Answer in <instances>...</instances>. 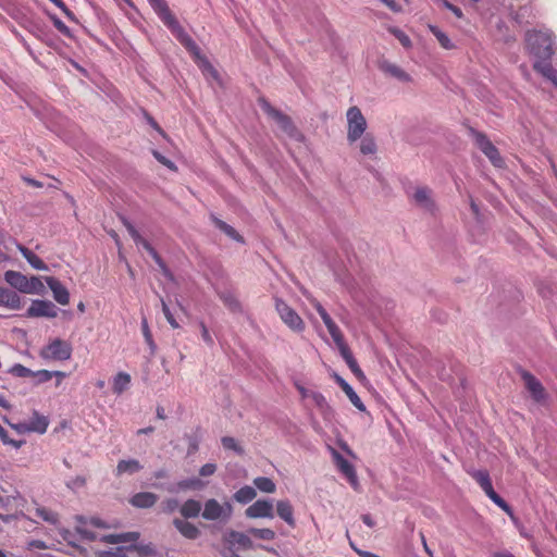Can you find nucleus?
Returning a JSON list of instances; mask_svg holds the SVG:
<instances>
[{
    "label": "nucleus",
    "instance_id": "1",
    "mask_svg": "<svg viewBox=\"0 0 557 557\" xmlns=\"http://www.w3.org/2000/svg\"><path fill=\"white\" fill-rule=\"evenodd\" d=\"M525 42L529 52L536 59H550L554 54V35L549 29L527 32Z\"/></svg>",
    "mask_w": 557,
    "mask_h": 557
},
{
    "label": "nucleus",
    "instance_id": "2",
    "mask_svg": "<svg viewBox=\"0 0 557 557\" xmlns=\"http://www.w3.org/2000/svg\"><path fill=\"white\" fill-rule=\"evenodd\" d=\"M346 121H347V141L349 145L357 143L362 135H364L368 123L367 120L361 112L360 108L357 106L350 107L346 112Z\"/></svg>",
    "mask_w": 557,
    "mask_h": 557
},
{
    "label": "nucleus",
    "instance_id": "3",
    "mask_svg": "<svg viewBox=\"0 0 557 557\" xmlns=\"http://www.w3.org/2000/svg\"><path fill=\"white\" fill-rule=\"evenodd\" d=\"M472 478L478 482L486 496L499 508H502L508 516L512 517L513 512L511 507L494 491L490 474L485 470H478L472 472Z\"/></svg>",
    "mask_w": 557,
    "mask_h": 557
},
{
    "label": "nucleus",
    "instance_id": "4",
    "mask_svg": "<svg viewBox=\"0 0 557 557\" xmlns=\"http://www.w3.org/2000/svg\"><path fill=\"white\" fill-rule=\"evenodd\" d=\"M262 109L270 117L276 122L281 131L284 132L287 136L297 140L301 138L300 133L297 131L289 116L276 110L267 101L262 102Z\"/></svg>",
    "mask_w": 557,
    "mask_h": 557
},
{
    "label": "nucleus",
    "instance_id": "5",
    "mask_svg": "<svg viewBox=\"0 0 557 557\" xmlns=\"http://www.w3.org/2000/svg\"><path fill=\"white\" fill-rule=\"evenodd\" d=\"M233 513V506L230 502L220 504L216 499L210 498L205 503L201 516L206 520L227 521Z\"/></svg>",
    "mask_w": 557,
    "mask_h": 557
},
{
    "label": "nucleus",
    "instance_id": "6",
    "mask_svg": "<svg viewBox=\"0 0 557 557\" xmlns=\"http://www.w3.org/2000/svg\"><path fill=\"white\" fill-rule=\"evenodd\" d=\"M276 311L281 320L294 332L301 333L305 330V322L300 315L289 307L285 301L277 299L275 302Z\"/></svg>",
    "mask_w": 557,
    "mask_h": 557
},
{
    "label": "nucleus",
    "instance_id": "7",
    "mask_svg": "<svg viewBox=\"0 0 557 557\" xmlns=\"http://www.w3.org/2000/svg\"><path fill=\"white\" fill-rule=\"evenodd\" d=\"M521 377L533 401L537 405L545 406L548 403L549 395L540 380L528 371H522Z\"/></svg>",
    "mask_w": 557,
    "mask_h": 557
},
{
    "label": "nucleus",
    "instance_id": "8",
    "mask_svg": "<svg viewBox=\"0 0 557 557\" xmlns=\"http://www.w3.org/2000/svg\"><path fill=\"white\" fill-rule=\"evenodd\" d=\"M79 533L86 540H89V541L99 540L101 542L110 543V544L133 543L138 539V533H136V532L101 535L96 532L89 531L86 528H82V529H79Z\"/></svg>",
    "mask_w": 557,
    "mask_h": 557
},
{
    "label": "nucleus",
    "instance_id": "9",
    "mask_svg": "<svg viewBox=\"0 0 557 557\" xmlns=\"http://www.w3.org/2000/svg\"><path fill=\"white\" fill-rule=\"evenodd\" d=\"M72 355V346L65 341L55 338L51 341L42 350L41 357L53 360H69Z\"/></svg>",
    "mask_w": 557,
    "mask_h": 557
},
{
    "label": "nucleus",
    "instance_id": "10",
    "mask_svg": "<svg viewBox=\"0 0 557 557\" xmlns=\"http://www.w3.org/2000/svg\"><path fill=\"white\" fill-rule=\"evenodd\" d=\"M330 450L337 470L347 479L349 484L355 490H358L359 481L355 467L347 459H345L336 449L330 448Z\"/></svg>",
    "mask_w": 557,
    "mask_h": 557
},
{
    "label": "nucleus",
    "instance_id": "11",
    "mask_svg": "<svg viewBox=\"0 0 557 557\" xmlns=\"http://www.w3.org/2000/svg\"><path fill=\"white\" fill-rule=\"evenodd\" d=\"M59 309L58 307L49 301L35 299L32 301L30 306L26 311V317L28 318H55L58 315Z\"/></svg>",
    "mask_w": 557,
    "mask_h": 557
},
{
    "label": "nucleus",
    "instance_id": "12",
    "mask_svg": "<svg viewBox=\"0 0 557 557\" xmlns=\"http://www.w3.org/2000/svg\"><path fill=\"white\" fill-rule=\"evenodd\" d=\"M474 139L478 148L491 160L495 166H503L504 161L499 156L497 148L482 133H475Z\"/></svg>",
    "mask_w": 557,
    "mask_h": 557
},
{
    "label": "nucleus",
    "instance_id": "13",
    "mask_svg": "<svg viewBox=\"0 0 557 557\" xmlns=\"http://www.w3.org/2000/svg\"><path fill=\"white\" fill-rule=\"evenodd\" d=\"M410 198L413 200L416 206L421 208L422 210L426 212H434L435 210V202L432 197V190L428 187H417L414 188L413 193L410 195Z\"/></svg>",
    "mask_w": 557,
    "mask_h": 557
},
{
    "label": "nucleus",
    "instance_id": "14",
    "mask_svg": "<svg viewBox=\"0 0 557 557\" xmlns=\"http://www.w3.org/2000/svg\"><path fill=\"white\" fill-rule=\"evenodd\" d=\"M245 515L248 518L257 519V518H269L272 519L274 517L273 512V504L268 499H258L252 505H250L246 510Z\"/></svg>",
    "mask_w": 557,
    "mask_h": 557
},
{
    "label": "nucleus",
    "instance_id": "15",
    "mask_svg": "<svg viewBox=\"0 0 557 557\" xmlns=\"http://www.w3.org/2000/svg\"><path fill=\"white\" fill-rule=\"evenodd\" d=\"M119 557H160L152 544L117 547Z\"/></svg>",
    "mask_w": 557,
    "mask_h": 557
},
{
    "label": "nucleus",
    "instance_id": "16",
    "mask_svg": "<svg viewBox=\"0 0 557 557\" xmlns=\"http://www.w3.org/2000/svg\"><path fill=\"white\" fill-rule=\"evenodd\" d=\"M45 281L52 292L53 299L62 305L66 306L70 304V293L67 288L55 277L46 276Z\"/></svg>",
    "mask_w": 557,
    "mask_h": 557
},
{
    "label": "nucleus",
    "instance_id": "17",
    "mask_svg": "<svg viewBox=\"0 0 557 557\" xmlns=\"http://www.w3.org/2000/svg\"><path fill=\"white\" fill-rule=\"evenodd\" d=\"M377 67L385 75H388L399 82L408 83L411 81V77L407 72H405L397 64L389 62L388 60H385V59L380 60L377 62Z\"/></svg>",
    "mask_w": 557,
    "mask_h": 557
},
{
    "label": "nucleus",
    "instance_id": "18",
    "mask_svg": "<svg viewBox=\"0 0 557 557\" xmlns=\"http://www.w3.org/2000/svg\"><path fill=\"white\" fill-rule=\"evenodd\" d=\"M550 59H536L533 69L543 77L557 85V70H555L549 61Z\"/></svg>",
    "mask_w": 557,
    "mask_h": 557
},
{
    "label": "nucleus",
    "instance_id": "19",
    "mask_svg": "<svg viewBox=\"0 0 557 557\" xmlns=\"http://www.w3.org/2000/svg\"><path fill=\"white\" fill-rule=\"evenodd\" d=\"M550 59H536L533 69L543 77L557 85V70H555L549 61Z\"/></svg>",
    "mask_w": 557,
    "mask_h": 557
},
{
    "label": "nucleus",
    "instance_id": "20",
    "mask_svg": "<svg viewBox=\"0 0 557 557\" xmlns=\"http://www.w3.org/2000/svg\"><path fill=\"white\" fill-rule=\"evenodd\" d=\"M0 306L11 310H18L22 308L21 297L9 288L0 287Z\"/></svg>",
    "mask_w": 557,
    "mask_h": 557
},
{
    "label": "nucleus",
    "instance_id": "21",
    "mask_svg": "<svg viewBox=\"0 0 557 557\" xmlns=\"http://www.w3.org/2000/svg\"><path fill=\"white\" fill-rule=\"evenodd\" d=\"M335 382L341 386L344 393L347 395L351 404L360 411H364L366 407L361 401L360 397L354 391V388L338 374H334Z\"/></svg>",
    "mask_w": 557,
    "mask_h": 557
},
{
    "label": "nucleus",
    "instance_id": "22",
    "mask_svg": "<svg viewBox=\"0 0 557 557\" xmlns=\"http://www.w3.org/2000/svg\"><path fill=\"white\" fill-rule=\"evenodd\" d=\"M4 280L9 285H11L13 288L17 289L21 293H25V290H28V277L22 274L21 272L9 270L4 273Z\"/></svg>",
    "mask_w": 557,
    "mask_h": 557
},
{
    "label": "nucleus",
    "instance_id": "23",
    "mask_svg": "<svg viewBox=\"0 0 557 557\" xmlns=\"http://www.w3.org/2000/svg\"><path fill=\"white\" fill-rule=\"evenodd\" d=\"M174 527L178 530V532L188 540H196L200 535V530L193 523L183 520V519H174Z\"/></svg>",
    "mask_w": 557,
    "mask_h": 557
},
{
    "label": "nucleus",
    "instance_id": "24",
    "mask_svg": "<svg viewBox=\"0 0 557 557\" xmlns=\"http://www.w3.org/2000/svg\"><path fill=\"white\" fill-rule=\"evenodd\" d=\"M277 516L284 520L289 527L294 528L296 521L294 518V508L289 500L283 499L276 503Z\"/></svg>",
    "mask_w": 557,
    "mask_h": 557
},
{
    "label": "nucleus",
    "instance_id": "25",
    "mask_svg": "<svg viewBox=\"0 0 557 557\" xmlns=\"http://www.w3.org/2000/svg\"><path fill=\"white\" fill-rule=\"evenodd\" d=\"M158 500V496L151 492H140L132 496L129 503L137 508H150Z\"/></svg>",
    "mask_w": 557,
    "mask_h": 557
},
{
    "label": "nucleus",
    "instance_id": "26",
    "mask_svg": "<svg viewBox=\"0 0 557 557\" xmlns=\"http://www.w3.org/2000/svg\"><path fill=\"white\" fill-rule=\"evenodd\" d=\"M313 308L317 310L321 319L323 320L330 335H337V333L341 331L339 327L335 324V322L332 320L330 314L326 312V310L323 308V306L317 300L311 299L310 300Z\"/></svg>",
    "mask_w": 557,
    "mask_h": 557
},
{
    "label": "nucleus",
    "instance_id": "27",
    "mask_svg": "<svg viewBox=\"0 0 557 557\" xmlns=\"http://www.w3.org/2000/svg\"><path fill=\"white\" fill-rule=\"evenodd\" d=\"M143 465L136 459H123L117 462L115 469V475L121 476L122 474H134L143 469Z\"/></svg>",
    "mask_w": 557,
    "mask_h": 557
},
{
    "label": "nucleus",
    "instance_id": "28",
    "mask_svg": "<svg viewBox=\"0 0 557 557\" xmlns=\"http://www.w3.org/2000/svg\"><path fill=\"white\" fill-rule=\"evenodd\" d=\"M16 248L23 255V257L27 260V262L35 269L45 271L48 269L47 264L32 250L26 248L25 246L15 242Z\"/></svg>",
    "mask_w": 557,
    "mask_h": 557
},
{
    "label": "nucleus",
    "instance_id": "29",
    "mask_svg": "<svg viewBox=\"0 0 557 557\" xmlns=\"http://www.w3.org/2000/svg\"><path fill=\"white\" fill-rule=\"evenodd\" d=\"M205 486H206V483L203 481H201L200 479L190 478V479H185V480L177 482V484L175 486L169 487L168 490L171 493H176L180 491H187V490L199 491V490H202Z\"/></svg>",
    "mask_w": 557,
    "mask_h": 557
},
{
    "label": "nucleus",
    "instance_id": "30",
    "mask_svg": "<svg viewBox=\"0 0 557 557\" xmlns=\"http://www.w3.org/2000/svg\"><path fill=\"white\" fill-rule=\"evenodd\" d=\"M135 244L137 246H141L151 257L152 259L156 261V263L159 265V268L166 274L168 273V269L165 267V263L163 262V260L161 259V257L159 256V253L156 251V249L150 245V243L148 240H146L140 234H139V239H134Z\"/></svg>",
    "mask_w": 557,
    "mask_h": 557
},
{
    "label": "nucleus",
    "instance_id": "31",
    "mask_svg": "<svg viewBox=\"0 0 557 557\" xmlns=\"http://www.w3.org/2000/svg\"><path fill=\"white\" fill-rule=\"evenodd\" d=\"M135 244L137 246H141L151 257L152 259L156 261V263L159 265V268L166 274L168 273V269L165 267V263L163 262V260L161 259V257L159 256V253L156 251V249L150 245V243L148 240H146L140 234H139V239H134Z\"/></svg>",
    "mask_w": 557,
    "mask_h": 557
},
{
    "label": "nucleus",
    "instance_id": "32",
    "mask_svg": "<svg viewBox=\"0 0 557 557\" xmlns=\"http://www.w3.org/2000/svg\"><path fill=\"white\" fill-rule=\"evenodd\" d=\"M131 386V375L126 372H119L112 380V389L116 395H121Z\"/></svg>",
    "mask_w": 557,
    "mask_h": 557
},
{
    "label": "nucleus",
    "instance_id": "33",
    "mask_svg": "<svg viewBox=\"0 0 557 557\" xmlns=\"http://www.w3.org/2000/svg\"><path fill=\"white\" fill-rule=\"evenodd\" d=\"M226 541L231 545H238L242 548H251L252 542L250 537L238 531H230L226 536Z\"/></svg>",
    "mask_w": 557,
    "mask_h": 557
},
{
    "label": "nucleus",
    "instance_id": "34",
    "mask_svg": "<svg viewBox=\"0 0 557 557\" xmlns=\"http://www.w3.org/2000/svg\"><path fill=\"white\" fill-rule=\"evenodd\" d=\"M185 519L197 518L201 511V504L196 499H187L180 508Z\"/></svg>",
    "mask_w": 557,
    "mask_h": 557
},
{
    "label": "nucleus",
    "instance_id": "35",
    "mask_svg": "<svg viewBox=\"0 0 557 557\" xmlns=\"http://www.w3.org/2000/svg\"><path fill=\"white\" fill-rule=\"evenodd\" d=\"M27 423L30 432L39 434L46 433L49 425L48 419L45 416L39 414L37 411H34L33 418Z\"/></svg>",
    "mask_w": 557,
    "mask_h": 557
},
{
    "label": "nucleus",
    "instance_id": "36",
    "mask_svg": "<svg viewBox=\"0 0 557 557\" xmlns=\"http://www.w3.org/2000/svg\"><path fill=\"white\" fill-rule=\"evenodd\" d=\"M359 150L363 156H374L377 151V146L374 137L371 134L362 135L359 139Z\"/></svg>",
    "mask_w": 557,
    "mask_h": 557
},
{
    "label": "nucleus",
    "instance_id": "37",
    "mask_svg": "<svg viewBox=\"0 0 557 557\" xmlns=\"http://www.w3.org/2000/svg\"><path fill=\"white\" fill-rule=\"evenodd\" d=\"M211 219L214 225L224 234H226L230 238L238 243H244V238L236 232V230L233 226L228 225L227 223H225L224 221L220 220L214 215H211Z\"/></svg>",
    "mask_w": 557,
    "mask_h": 557
},
{
    "label": "nucleus",
    "instance_id": "38",
    "mask_svg": "<svg viewBox=\"0 0 557 557\" xmlns=\"http://www.w3.org/2000/svg\"><path fill=\"white\" fill-rule=\"evenodd\" d=\"M331 337L333 338L335 345L337 346L339 354L343 357V359L345 360V362H348V360L354 359V356L344 339L342 331H339L337 333V335H332Z\"/></svg>",
    "mask_w": 557,
    "mask_h": 557
},
{
    "label": "nucleus",
    "instance_id": "39",
    "mask_svg": "<svg viewBox=\"0 0 557 557\" xmlns=\"http://www.w3.org/2000/svg\"><path fill=\"white\" fill-rule=\"evenodd\" d=\"M256 496H257L256 490L251 486L246 485L235 492L234 499L237 503L247 504V503L251 502Z\"/></svg>",
    "mask_w": 557,
    "mask_h": 557
},
{
    "label": "nucleus",
    "instance_id": "40",
    "mask_svg": "<svg viewBox=\"0 0 557 557\" xmlns=\"http://www.w3.org/2000/svg\"><path fill=\"white\" fill-rule=\"evenodd\" d=\"M429 29L436 37L437 41L444 49L450 50L455 48V45L449 39V37L444 32H442L437 26L429 25Z\"/></svg>",
    "mask_w": 557,
    "mask_h": 557
},
{
    "label": "nucleus",
    "instance_id": "41",
    "mask_svg": "<svg viewBox=\"0 0 557 557\" xmlns=\"http://www.w3.org/2000/svg\"><path fill=\"white\" fill-rule=\"evenodd\" d=\"M255 486L263 493H274L276 490L275 483L267 476H258L253 480Z\"/></svg>",
    "mask_w": 557,
    "mask_h": 557
},
{
    "label": "nucleus",
    "instance_id": "42",
    "mask_svg": "<svg viewBox=\"0 0 557 557\" xmlns=\"http://www.w3.org/2000/svg\"><path fill=\"white\" fill-rule=\"evenodd\" d=\"M35 515L39 519L49 522L51 524H55L58 522V516L53 511L45 508V507H36Z\"/></svg>",
    "mask_w": 557,
    "mask_h": 557
},
{
    "label": "nucleus",
    "instance_id": "43",
    "mask_svg": "<svg viewBox=\"0 0 557 557\" xmlns=\"http://www.w3.org/2000/svg\"><path fill=\"white\" fill-rule=\"evenodd\" d=\"M27 287H28V290H25L24 294L41 295L44 293V290H45L44 283L37 276H32L30 278H28Z\"/></svg>",
    "mask_w": 557,
    "mask_h": 557
},
{
    "label": "nucleus",
    "instance_id": "44",
    "mask_svg": "<svg viewBox=\"0 0 557 557\" xmlns=\"http://www.w3.org/2000/svg\"><path fill=\"white\" fill-rule=\"evenodd\" d=\"M248 533L264 541H272L275 539V532L271 529H257L251 528L248 530Z\"/></svg>",
    "mask_w": 557,
    "mask_h": 557
},
{
    "label": "nucleus",
    "instance_id": "45",
    "mask_svg": "<svg viewBox=\"0 0 557 557\" xmlns=\"http://www.w3.org/2000/svg\"><path fill=\"white\" fill-rule=\"evenodd\" d=\"M221 299L224 302V305L232 311H238L240 310V304L237 300V298L232 295L231 293H223L221 294Z\"/></svg>",
    "mask_w": 557,
    "mask_h": 557
},
{
    "label": "nucleus",
    "instance_id": "46",
    "mask_svg": "<svg viewBox=\"0 0 557 557\" xmlns=\"http://www.w3.org/2000/svg\"><path fill=\"white\" fill-rule=\"evenodd\" d=\"M9 373L17 377H30L34 371L21 363H15L10 368Z\"/></svg>",
    "mask_w": 557,
    "mask_h": 557
},
{
    "label": "nucleus",
    "instance_id": "47",
    "mask_svg": "<svg viewBox=\"0 0 557 557\" xmlns=\"http://www.w3.org/2000/svg\"><path fill=\"white\" fill-rule=\"evenodd\" d=\"M141 331L147 345L150 347L151 354H153L156 351V344L152 339V334L150 332L147 319L145 318L141 320Z\"/></svg>",
    "mask_w": 557,
    "mask_h": 557
},
{
    "label": "nucleus",
    "instance_id": "48",
    "mask_svg": "<svg viewBox=\"0 0 557 557\" xmlns=\"http://www.w3.org/2000/svg\"><path fill=\"white\" fill-rule=\"evenodd\" d=\"M222 446L225 449L234 450L235 453L242 455L244 453L243 448L238 445L236 440L231 436H224L221 438Z\"/></svg>",
    "mask_w": 557,
    "mask_h": 557
},
{
    "label": "nucleus",
    "instance_id": "49",
    "mask_svg": "<svg viewBox=\"0 0 557 557\" xmlns=\"http://www.w3.org/2000/svg\"><path fill=\"white\" fill-rule=\"evenodd\" d=\"M32 377H34L36 380V383L39 384L50 381L53 377V373H51V371L48 370H38L34 371Z\"/></svg>",
    "mask_w": 557,
    "mask_h": 557
},
{
    "label": "nucleus",
    "instance_id": "50",
    "mask_svg": "<svg viewBox=\"0 0 557 557\" xmlns=\"http://www.w3.org/2000/svg\"><path fill=\"white\" fill-rule=\"evenodd\" d=\"M161 304H162V311H163V314L166 319V321L169 322V324L173 327V329H177L180 327V324L178 322L175 320L174 315L172 314L170 308L168 307V305L165 304V301L163 299H161Z\"/></svg>",
    "mask_w": 557,
    "mask_h": 557
},
{
    "label": "nucleus",
    "instance_id": "51",
    "mask_svg": "<svg viewBox=\"0 0 557 557\" xmlns=\"http://www.w3.org/2000/svg\"><path fill=\"white\" fill-rule=\"evenodd\" d=\"M152 154L161 164H163L168 169H170L172 171L176 170V165L174 164V162L171 161L170 159H168L166 157L162 156L159 151L153 150Z\"/></svg>",
    "mask_w": 557,
    "mask_h": 557
},
{
    "label": "nucleus",
    "instance_id": "52",
    "mask_svg": "<svg viewBox=\"0 0 557 557\" xmlns=\"http://www.w3.org/2000/svg\"><path fill=\"white\" fill-rule=\"evenodd\" d=\"M392 33L395 35V37L399 40V42L405 47L409 48L411 47V40L410 38L400 29L394 28L392 29Z\"/></svg>",
    "mask_w": 557,
    "mask_h": 557
},
{
    "label": "nucleus",
    "instance_id": "53",
    "mask_svg": "<svg viewBox=\"0 0 557 557\" xmlns=\"http://www.w3.org/2000/svg\"><path fill=\"white\" fill-rule=\"evenodd\" d=\"M346 364L348 366V368L355 374L356 377H358L359 380H363L364 379V373L362 372V370L358 366V362H357V360L355 358L351 359V360H348V362H346Z\"/></svg>",
    "mask_w": 557,
    "mask_h": 557
},
{
    "label": "nucleus",
    "instance_id": "54",
    "mask_svg": "<svg viewBox=\"0 0 557 557\" xmlns=\"http://www.w3.org/2000/svg\"><path fill=\"white\" fill-rule=\"evenodd\" d=\"M310 398L319 408L323 409V408L327 407L326 399L321 393H318V392L311 393Z\"/></svg>",
    "mask_w": 557,
    "mask_h": 557
},
{
    "label": "nucleus",
    "instance_id": "55",
    "mask_svg": "<svg viewBox=\"0 0 557 557\" xmlns=\"http://www.w3.org/2000/svg\"><path fill=\"white\" fill-rule=\"evenodd\" d=\"M216 471V465L215 463H206L199 469V474L201 476H210L214 474Z\"/></svg>",
    "mask_w": 557,
    "mask_h": 557
},
{
    "label": "nucleus",
    "instance_id": "56",
    "mask_svg": "<svg viewBox=\"0 0 557 557\" xmlns=\"http://www.w3.org/2000/svg\"><path fill=\"white\" fill-rule=\"evenodd\" d=\"M164 511L166 512H174L178 507V500L176 498H168L163 503Z\"/></svg>",
    "mask_w": 557,
    "mask_h": 557
},
{
    "label": "nucleus",
    "instance_id": "57",
    "mask_svg": "<svg viewBox=\"0 0 557 557\" xmlns=\"http://www.w3.org/2000/svg\"><path fill=\"white\" fill-rule=\"evenodd\" d=\"M85 479L83 476H76L67 481L66 486L71 490H77L85 485Z\"/></svg>",
    "mask_w": 557,
    "mask_h": 557
},
{
    "label": "nucleus",
    "instance_id": "58",
    "mask_svg": "<svg viewBox=\"0 0 557 557\" xmlns=\"http://www.w3.org/2000/svg\"><path fill=\"white\" fill-rule=\"evenodd\" d=\"M200 329H201V337H202L203 342L208 346H213L214 342H213L212 336L210 335L208 327L203 323H200Z\"/></svg>",
    "mask_w": 557,
    "mask_h": 557
},
{
    "label": "nucleus",
    "instance_id": "59",
    "mask_svg": "<svg viewBox=\"0 0 557 557\" xmlns=\"http://www.w3.org/2000/svg\"><path fill=\"white\" fill-rule=\"evenodd\" d=\"M123 224L124 226L126 227L128 234L131 235V237L134 239H139V232L135 228V226L129 222L127 221L126 219H123Z\"/></svg>",
    "mask_w": 557,
    "mask_h": 557
},
{
    "label": "nucleus",
    "instance_id": "60",
    "mask_svg": "<svg viewBox=\"0 0 557 557\" xmlns=\"http://www.w3.org/2000/svg\"><path fill=\"white\" fill-rule=\"evenodd\" d=\"M53 24L60 33L70 36V28L61 20L54 18Z\"/></svg>",
    "mask_w": 557,
    "mask_h": 557
},
{
    "label": "nucleus",
    "instance_id": "61",
    "mask_svg": "<svg viewBox=\"0 0 557 557\" xmlns=\"http://www.w3.org/2000/svg\"><path fill=\"white\" fill-rule=\"evenodd\" d=\"M54 5L60 8L67 17L73 18V13L66 8L62 0H50Z\"/></svg>",
    "mask_w": 557,
    "mask_h": 557
},
{
    "label": "nucleus",
    "instance_id": "62",
    "mask_svg": "<svg viewBox=\"0 0 557 557\" xmlns=\"http://www.w3.org/2000/svg\"><path fill=\"white\" fill-rule=\"evenodd\" d=\"M13 429H15L17 432L20 433H26V432H30L29 430V425L27 422H22V423H17V424H12L11 425Z\"/></svg>",
    "mask_w": 557,
    "mask_h": 557
},
{
    "label": "nucleus",
    "instance_id": "63",
    "mask_svg": "<svg viewBox=\"0 0 557 557\" xmlns=\"http://www.w3.org/2000/svg\"><path fill=\"white\" fill-rule=\"evenodd\" d=\"M0 440L4 445H7L8 443H11V437L9 436L7 430L1 424H0Z\"/></svg>",
    "mask_w": 557,
    "mask_h": 557
},
{
    "label": "nucleus",
    "instance_id": "64",
    "mask_svg": "<svg viewBox=\"0 0 557 557\" xmlns=\"http://www.w3.org/2000/svg\"><path fill=\"white\" fill-rule=\"evenodd\" d=\"M445 7L448 10H450L457 17H461L462 16V12H461V10L458 7H456V5H454V4L449 3V2H445Z\"/></svg>",
    "mask_w": 557,
    "mask_h": 557
}]
</instances>
